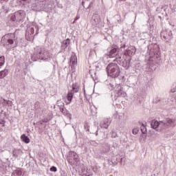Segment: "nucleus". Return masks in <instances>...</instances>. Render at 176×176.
Segmentation results:
<instances>
[{
  "instance_id": "nucleus-1",
  "label": "nucleus",
  "mask_w": 176,
  "mask_h": 176,
  "mask_svg": "<svg viewBox=\"0 0 176 176\" xmlns=\"http://www.w3.org/2000/svg\"><path fill=\"white\" fill-rule=\"evenodd\" d=\"M52 58V54L47 51V50L43 49L41 47H37L34 49L33 55L32 56V60L33 61H38V60H42L43 61H50Z\"/></svg>"
},
{
  "instance_id": "nucleus-2",
  "label": "nucleus",
  "mask_w": 176,
  "mask_h": 176,
  "mask_svg": "<svg viewBox=\"0 0 176 176\" xmlns=\"http://www.w3.org/2000/svg\"><path fill=\"white\" fill-rule=\"evenodd\" d=\"M107 69V74L111 78H118L120 75V69L116 63H110L108 65Z\"/></svg>"
},
{
  "instance_id": "nucleus-3",
  "label": "nucleus",
  "mask_w": 176,
  "mask_h": 176,
  "mask_svg": "<svg viewBox=\"0 0 176 176\" xmlns=\"http://www.w3.org/2000/svg\"><path fill=\"white\" fill-rule=\"evenodd\" d=\"M15 38L16 35L13 33L3 36L1 39L3 46H10V47H12L13 43H14Z\"/></svg>"
},
{
  "instance_id": "nucleus-4",
  "label": "nucleus",
  "mask_w": 176,
  "mask_h": 176,
  "mask_svg": "<svg viewBox=\"0 0 176 176\" xmlns=\"http://www.w3.org/2000/svg\"><path fill=\"white\" fill-rule=\"evenodd\" d=\"M35 31L36 34H38V27L36 25H32L27 28L25 32V38L27 41H31L34 36H35Z\"/></svg>"
},
{
  "instance_id": "nucleus-5",
  "label": "nucleus",
  "mask_w": 176,
  "mask_h": 176,
  "mask_svg": "<svg viewBox=\"0 0 176 176\" xmlns=\"http://www.w3.org/2000/svg\"><path fill=\"white\" fill-rule=\"evenodd\" d=\"M78 157H79V156L76 152L70 151L67 157V162H69L70 164H74V163L78 160Z\"/></svg>"
},
{
  "instance_id": "nucleus-6",
  "label": "nucleus",
  "mask_w": 176,
  "mask_h": 176,
  "mask_svg": "<svg viewBox=\"0 0 176 176\" xmlns=\"http://www.w3.org/2000/svg\"><path fill=\"white\" fill-rule=\"evenodd\" d=\"M69 63H70L69 65L72 69H75L76 65H78V58L76 57V55L75 54V53L72 54Z\"/></svg>"
},
{
  "instance_id": "nucleus-7",
  "label": "nucleus",
  "mask_w": 176,
  "mask_h": 176,
  "mask_svg": "<svg viewBox=\"0 0 176 176\" xmlns=\"http://www.w3.org/2000/svg\"><path fill=\"white\" fill-rule=\"evenodd\" d=\"M135 47H129L128 50L124 51V56L131 57L135 54Z\"/></svg>"
},
{
  "instance_id": "nucleus-8",
  "label": "nucleus",
  "mask_w": 176,
  "mask_h": 176,
  "mask_svg": "<svg viewBox=\"0 0 176 176\" xmlns=\"http://www.w3.org/2000/svg\"><path fill=\"white\" fill-rule=\"evenodd\" d=\"M70 42H71V40H69V38H67L66 40L63 41L60 47V53H61L63 50H65L66 47H68V45H69Z\"/></svg>"
},
{
  "instance_id": "nucleus-9",
  "label": "nucleus",
  "mask_w": 176,
  "mask_h": 176,
  "mask_svg": "<svg viewBox=\"0 0 176 176\" xmlns=\"http://www.w3.org/2000/svg\"><path fill=\"white\" fill-rule=\"evenodd\" d=\"M60 111L63 113V115H65V116H67V118H69V119H71V116H72V115L69 113V111H68L67 109H65V107H60Z\"/></svg>"
},
{
  "instance_id": "nucleus-10",
  "label": "nucleus",
  "mask_w": 176,
  "mask_h": 176,
  "mask_svg": "<svg viewBox=\"0 0 176 176\" xmlns=\"http://www.w3.org/2000/svg\"><path fill=\"white\" fill-rule=\"evenodd\" d=\"M117 52H118V48H116V47L113 48V49L110 51V52H109V58H113L116 57V56H117V54H116Z\"/></svg>"
},
{
  "instance_id": "nucleus-11",
  "label": "nucleus",
  "mask_w": 176,
  "mask_h": 176,
  "mask_svg": "<svg viewBox=\"0 0 176 176\" xmlns=\"http://www.w3.org/2000/svg\"><path fill=\"white\" fill-rule=\"evenodd\" d=\"M79 83L75 82L72 85V90L71 91L73 93H78L79 92Z\"/></svg>"
},
{
  "instance_id": "nucleus-12",
  "label": "nucleus",
  "mask_w": 176,
  "mask_h": 176,
  "mask_svg": "<svg viewBox=\"0 0 176 176\" xmlns=\"http://www.w3.org/2000/svg\"><path fill=\"white\" fill-rule=\"evenodd\" d=\"M14 13H17L16 16L17 21L21 20L23 19V16H24V11H23V10H19Z\"/></svg>"
},
{
  "instance_id": "nucleus-13",
  "label": "nucleus",
  "mask_w": 176,
  "mask_h": 176,
  "mask_svg": "<svg viewBox=\"0 0 176 176\" xmlns=\"http://www.w3.org/2000/svg\"><path fill=\"white\" fill-rule=\"evenodd\" d=\"M21 153H23L21 149H14L12 151V155L14 157H19Z\"/></svg>"
},
{
  "instance_id": "nucleus-14",
  "label": "nucleus",
  "mask_w": 176,
  "mask_h": 176,
  "mask_svg": "<svg viewBox=\"0 0 176 176\" xmlns=\"http://www.w3.org/2000/svg\"><path fill=\"white\" fill-rule=\"evenodd\" d=\"M21 140L25 142V144H30V138L28 136L25 135V134H23L21 136Z\"/></svg>"
},
{
  "instance_id": "nucleus-15",
  "label": "nucleus",
  "mask_w": 176,
  "mask_h": 176,
  "mask_svg": "<svg viewBox=\"0 0 176 176\" xmlns=\"http://www.w3.org/2000/svg\"><path fill=\"white\" fill-rule=\"evenodd\" d=\"M151 127L153 129H157V127H159V124H160V123L157 120H153L151 122Z\"/></svg>"
},
{
  "instance_id": "nucleus-16",
  "label": "nucleus",
  "mask_w": 176,
  "mask_h": 176,
  "mask_svg": "<svg viewBox=\"0 0 176 176\" xmlns=\"http://www.w3.org/2000/svg\"><path fill=\"white\" fill-rule=\"evenodd\" d=\"M8 74V69H4L0 72V79H3L5 76H6Z\"/></svg>"
},
{
  "instance_id": "nucleus-17",
  "label": "nucleus",
  "mask_w": 176,
  "mask_h": 176,
  "mask_svg": "<svg viewBox=\"0 0 176 176\" xmlns=\"http://www.w3.org/2000/svg\"><path fill=\"white\" fill-rule=\"evenodd\" d=\"M7 5L8 3H5L1 7L3 12H5V13H9V8Z\"/></svg>"
},
{
  "instance_id": "nucleus-18",
  "label": "nucleus",
  "mask_w": 176,
  "mask_h": 176,
  "mask_svg": "<svg viewBox=\"0 0 176 176\" xmlns=\"http://www.w3.org/2000/svg\"><path fill=\"white\" fill-rule=\"evenodd\" d=\"M74 93L72 91L69 92L67 96V100H69V102L72 101V98H74Z\"/></svg>"
},
{
  "instance_id": "nucleus-19",
  "label": "nucleus",
  "mask_w": 176,
  "mask_h": 176,
  "mask_svg": "<svg viewBox=\"0 0 176 176\" xmlns=\"http://www.w3.org/2000/svg\"><path fill=\"white\" fill-rule=\"evenodd\" d=\"M17 13L11 14L10 15V19L11 21H17Z\"/></svg>"
},
{
  "instance_id": "nucleus-20",
  "label": "nucleus",
  "mask_w": 176,
  "mask_h": 176,
  "mask_svg": "<svg viewBox=\"0 0 176 176\" xmlns=\"http://www.w3.org/2000/svg\"><path fill=\"white\" fill-rule=\"evenodd\" d=\"M57 107H59V109H61V108H64L65 104L61 100H58L56 102Z\"/></svg>"
},
{
  "instance_id": "nucleus-21",
  "label": "nucleus",
  "mask_w": 176,
  "mask_h": 176,
  "mask_svg": "<svg viewBox=\"0 0 176 176\" xmlns=\"http://www.w3.org/2000/svg\"><path fill=\"white\" fill-rule=\"evenodd\" d=\"M5 64V56H0V68Z\"/></svg>"
},
{
  "instance_id": "nucleus-22",
  "label": "nucleus",
  "mask_w": 176,
  "mask_h": 176,
  "mask_svg": "<svg viewBox=\"0 0 176 176\" xmlns=\"http://www.w3.org/2000/svg\"><path fill=\"white\" fill-rule=\"evenodd\" d=\"M141 131H142V134H146V133H147L146 128L145 127V124H142Z\"/></svg>"
},
{
  "instance_id": "nucleus-23",
  "label": "nucleus",
  "mask_w": 176,
  "mask_h": 176,
  "mask_svg": "<svg viewBox=\"0 0 176 176\" xmlns=\"http://www.w3.org/2000/svg\"><path fill=\"white\" fill-rule=\"evenodd\" d=\"M45 5L43 3V1L40 2L38 7L40 8L39 10H45Z\"/></svg>"
},
{
  "instance_id": "nucleus-24",
  "label": "nucleus",
  "mask_w": 176,
  "mask_h": 176,
  "mask_svg": "<svg viewBox=\"0 0 176 176\" xmlns=\"http://www.w3.org/2000/svg\"><path fill=\"white\" fill-rule=\"evenodd\" d=\"M14 173L18 176L23 175V172L21 171V169H16L14 170Z\"/></svg>"
},
{
  "instance_id": "nucleus-25",
  "label": "nucleus",
  "mask_w": 176,
  "mask_h": 176,
  "mask_svg": "<svg viewBox=\"0 0 176 176\" xmlns=\"http://www.w3.org/2000/svg\"><path fill=\"white\" fill-rule=\"evenodd\" d=\"M138 131H140V129L138 128H134L132 131V133L134 135H137L138 134Z\"/></svg>"
},
{
  "instance_id": "nucleus-26",
  "label": "nucleus",
  "mask_w": 176,
  "mask_h": 176,
  "mask_svg": "<svg viewBox=\"0 0 176 176\" xmlns=\"http://www.w3.org/2000/svg\"><path fill=\"white\" fill-rule=\"evenodd\" d=\"M86 2L87 3V0H83L82 1V6L84 8V9H89V7H86V6H85Z\"/></svg>"
},
{
  "instance_id": "nucleus-27",
  "label": "nucleus",
  "mask_w": 176,
  "mask_h": 176,
  "mask_svg": "<svg viewBox=\"0 0 176 176\" xmlns=\"http://www.w3.org/2000/svg\"><path fill=\"white\" fill-rule=\"evenodd\" d=\"M50 171H53L54 173H56V171H57V168L56 166H52L50 168Z\"/></svg>"
},
{
  "instance_id": "nucleus-28",
  "label": "nucleus",
  "mask_w": 176,
  "mask_h": 176,
  "mask_svg": "<svg viewBox=\"0 0 176 176\" xmlns=\"http://www.w3.org/2000/svg\"><path fill=\"white\" fill-rule=\"evenodd\" d=\"M79 19H80V16L79 15H77L75 19H74V21H73L72 24H75L76 23V21L77 20H79Z\"/></svg>"
},
{
  "instance_id": "nucleus-29",
  "label": "nucleus",
  "mask_w": 176,
  "mask_h": 176,
  "mask_svg": "<svg viewBox=\"0 0 176 176\" xmlns=\"http://www.w3.org/2000/svg\"><path fill=\"white\" fill-rule=\"evenodd\" d=\"M84 127L86 131H89V124L87 122L85 123Z\"/></svg>"
},
{
  "instance_id": "nucleus-30",
  "label": "nucleus",
  "mask_w": 176,
  "mask_h": 176,
  "mask_svg": "<svg viewBox=\"0 0 176 176\" xmlns=\"http://www.w3.org/2000/svg\"><path fill=\"white\" fill-rule=\"evenodd\" d=\"M172 93H175L176 91V84L173 85V87L171 89Z\"/></svg>"
},
{
  "instance_id": "nucleus-31",
  "label": "nucleus",
  "mask_w": 176,
  "mask_h": 176,
  "mask_svg": "<svg viewBox=\"0 0 176 176\" xmlns=\"http://www.w3.org/2000/svg\"><path fill=\"white\" fill-rule=\"evenodd\" d=\"M167 123H168V124H170V126H173V123H174V122L173 121V120L168 119L167 120Z\"/></svg>"
},
{
  "instance_id": "nucleus-32",
  "label": "nucleus",
  "mask_w": 176,
  "mask_h": 176,
  "mask_svg": "<svg viewBox=\"0 0 176 176\" xmlns=\"http://www.w3.org/2000/svg\"><path fill=\"white\" fill-rule=\"evenodd\" d=\"M0 124H2V127H5V120H0Z\"/></svg>"
},
{
  "instance_id": "nucleus-33",
  "label": "nucleus",
  "mask_w": 176,
  "mask_h": 176,
  "mask_svg": "<svg viewBox=\"0 0 176 176\" xmlns=\"http://www.w3.org/2000/svg\"><path fill=\"white\" fill-rule=\"evenodd\" d=\"M9 2V0H0V3L2 5V3H8Z\"/></svg>"
},
{
  "instance_id": "nucleus-34",
  "label": "nucleus",
  "mask_w": 176,
  "mask_h": 176,
  "mask_svg": "<svg viewBox=\"0 0 176 176\" xmlns=\"http://www.w3.org/2000/svg\"><path fill=\"white\" fill-rule=\"evenodd\" d=\"M7 105H8V107H12V101L8 100L7 101Z\"/></svg>"
},
{
  "instance_id": "nucleus-35",
  "label": "nucleus",
  "mask_w": 176,
  "mask_h": 176,
  "mask_svg": "<svg viewBox=\"0 0 176 176\" xmlns=\"http://www.w3.org/2000/svg\"><path fill=\"white\" fill-rule=\"evenodd\" d=\"M3 104H4V105H8V100L3 99Z\"/></svg>"
},
{
  "instance_id": "nucleus-36",
  "label": "nucleus",
  "mask_w": 176,
  "mask_h": 176,
  "mask_svg": "<svg viewBox=\"0 0 176 176\" xmlns=\"http://www.w3.org/2000/svg\"><path fill=\"white\" fill-rule=\"evenodd\" d=\"M84 94H85V96L86 100H88V99H87V96L86 95V90H85V89H84Z\"/></svg>"
},
{
  "instance_id": "nucleus-37",
  "label": "nucleus",
  "mask_w": 176,
  "mask_h": 176,
  "mask_svg": "<svg viewBox=\"0 0 176 176\" xmlns=\"http://www.w3.org/2000/svg\"><path fill=\"white\" fill-rule=\"evenodd\" d=\"M21 2H25V0H21Z\"/></svg>"
}]
</instances>
